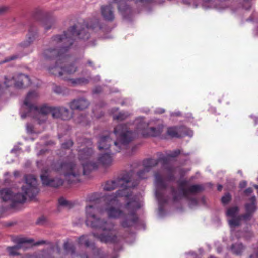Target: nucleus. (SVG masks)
<instances>
[{
	"label": "nucleus",
	"mask_w": 258,
	"mask_h": 258,
	"mask_svg": "<svg viewBox=\"0 0 258 258\" xmlns=\"http://www.w3.org/2000/svg\"><path fill=\"white\" fill-rule=\"evenodd\" d=\"M222 186L221 185H219L218 186V190L219 191H220L222 189Z\"/></svg>",
	"instance_id": "47"
},
{
	"label": "nucleus",
	"mask_w": 258,
	"mask_h": 258,
	"mask_svg": "<svg viewBox=\"0 0 258 258\" xmlns=\"http://www.w3.org/2000/svg\"><path fill=\"white\" fill-rule=\"evenodd\" d=\"M65 250L68 254H70L72 258H88L85 255L80 256L76 255L74 253V249L72 245L69 243H66L64 245Z\"/></svg>",
	"instance_id": "24"
},
{
	"label": "nucleus",
	"mask_w": 258,
	"mask_h": 258,
	"mask_svg": "<svg viewBox=\"0 0 258 258\" xmlns=\"http://www.w3.org/2000/svg\"><path fill=\"white\" fill-rule=\"evenodd\" d=\"M252 192V190L250 188H248L245 190V192L246 194H249Z\"/></svg>",
	"instance_id": "40"
},
{
	"label": "nucleus",
	"mask_w": 258,
	"mask_h": 258,
	"mask_svg": "<svg viewBox=\"0 0 258 258\" xmlns=\"http://www.w3.org/2000/svg\"><path fill=\"white\" fill-rule=\"evenodd\" d=\"M15 151V149H13L11 150V152H13Z\"/></svg>",
	"instance_id": "51"
},
{
	"label": "nucleus",
	"mask_w": 258,
	"mask_h": 258,
	"mask_svg": "<svg viewBox=\"0 0 258 258\" xmlns=\"http://www.w3.org/2000/svg\"><path fill=\"white\" fill-rule=\"evenodd\" d=\"M93 151L91 148H86L82 145L78 150V158L80 161L84 174L86 171L95 169L97 167L96 163L92 161Z\"/></svg>",
	"instance_id": "11"
},
{
	"label": "nucleus",
	"mask_w": 258,
	"mask_h": 258,
	"mask_svg": "<svg viewBox=\"0 0 258 258\" xmlns=\"http://www.w3.org/2000/svg\"><path fill=\"white\" fill-rule=\"evenodd\" d=\"M183 127H171L168 128L167 134L172 137H180L183 136L182 132L185 130Z\"/></svg>",
	"instance_id": "22"
},
{
	"label": "nucleus",
	"mask_w": 258,
	"mask_h": 258,
	"mask_svg": "<svg viewBox=\"0 0 258 258\" xmlns=\"http://www.w3.org/2000/svg\"><path fill=\"white\" fill-rule=\"evenodd\" d=\"M17 58L16 55H13L6 58L3 62H6L10 60H13Z\"/></svg>",
	"instance_id": "37"
},
{
	"label": "nucleus",
	"mask_w": 258,
	"mask_h": 258,
	"mask_svg": "<svg viewBox=\"0 0 258 258\" xmlns=\"http://www.w3.org/2000/svg\"><path fill=\"white\" fill-rule=\"evenodd\" d=\"M90 236L83 235L80 237L78 239V243L80 245H84L86 247H89L91 245L90 243Z\"/></svg>",
	"instance_id": "26"
},
{
	"label": "nucleus",
	"mask_w": 258,
	"mask_h": 258,
	"mask_svg": "<svg viewBox=\"0 0 258 258\" xmlns=\"http://www.w3.org/2000/svg\"><path fill=\"white\" fill-rule=\"evenodd\" d=\"M56 166V170L63 174L68 182L71 183L79 181L81 167L75 161L68 160L61 163H58Z\"/></svg>",
	"instance_id": "7"
},
{
	"label": "nucleus",
	"mask_w": 258,
	"mask_h": 258,
	"mask_svg": "<svg viewBox=\"0 0 258 258\" xmlns=\"http://www.w3.org/2000/svg\"><path fill=\"white\" fill-rule=\"evenodd\" d=\"M43 164L42 163V161H41L37 162V166L39 168H41L43 166Z\"/></svg>",
	"instance_id": "39"
},
{
	"label": "nucleus",
	"mask_w": 258,
	"mask_h": 258,
	"mask_svg": "<svg viewBox=\"0 0 258 258\" xmlns=\"http://www.w3.org/2000/svg\"><path fill=\"white\" fill-rule=\"evenodd\" d=\"M171 116H179L180 115V112H172L171 114Z\"/></svg>",
	"instance_id": "43"
},
{
	"label": "nucleus",
	"mask_w": 258,
	"mask_h": 258,
	"mask_svg": "<svg viewBox=\"0 0 258 258\" xmlns=\"http://www.w3.org/2000/svg\"><path fill=\"white\" fill-rule=\"evenodd\" d=\"M89 105L88 101L84 98H79L71 101L69 107L71 110H82L88 107Z\"/></svg>",
	"instance_id": "20"
},
{
	"label": "nucleus",
	"mask_w": 258,
	"mask_h": 258,
	"mask_svg": "<svg viewBox=\"0 0 258 258\" xmlns=\"http://www.w3.org/2000/svg\"><path fill=\"white\" fill-rule=\"evenodd\" d=\"M129 116L130 114L127 112H121L119 113L117 115H114L113 119L119 121H122L126 119Z\"/></svg>",
	"instance_id": "28"
},
{
	"label": "nucleus",
	"mask_w": 258,
	"mask_h": 258,
	"mask_svg": "<svg viewBox=\"0 0 258 258\" xmlns=\"http://www.w3.org/2000/svg\"><path fill=\"white\" fill-rule=\"evenodd\" d=\"M163 112H164V110L163 109H160L159 111H156V113H157L161 114L163 113Z\"/></svg>",
	"instance_id": "44"
},
{
	"label": "nucleus",
	"mask_w": 258,
	"mask_h": 258,
	"mask_svg": "<svg viewBox=\"0 0 258 258\" xmlns=\"http://www.w3.org/2000/svg\"><path fill=\"white\" fill-rule=\"evenodd\" d=\"M246 182L243 181V182L240 183V186L241 188H243V187H244L246 186Z\"/></svg>",
	"instance_id": "42"
},
{
	"label": "nucleus",
	"mask_w": 258,
	"mask_h": 258,
	"mask_svg": "<svg viewBox=\"0 0 258 258\" xmlns=\"http://www.w3.org/2000/svg\"><path fill=\"white\" fill-rule=\"evenodd\" d=\"M100 91V90H98V88H95V89L94 90V91H93V92H94V93H99Z\"/></svg>",
	"instance_id": "46"
},
{
	"label": "nucleus",
	"mask_w": 258,
	"mask_h": 258,
	"mask_svg": "<svg viewBox=\"0 0 258 258\" xmlns=\"http://www.w3.org/2000/svg\"><path fill=\"white\" fill-rule=\"evenodd\" d=\"M254 186L256 189H258V185H254Z\"/></svg>",
	"instance_id": "50"
},
{
	"label": "nucleus",
	"mask_w": 258,
	"mask_h": 258,
	"mask_svg": "<svg viewBox=\"0 0 258 258\" xmlns=\"http://www.w3.org/2000/svg\"><path fill=\"white\" fill-rule=\"evenodd\" d=\"M58 203L61 206H66L68 204V201L62 197L59 199Z\"/></svg>",
	"instance_id": "35"
},
{
	"label": "nucleus",
	"mask_w": 258,
	"mask_h": 258,
	"mask_svg": "<svg viewBox=\"0 0 258 258\" xmlns=\"http://www.w3.org/2000/svg\"><path fill=\"white\" fill-rule=\"evenodd\" d=\"M113 2L118 6L119 11L122 14L130 10V6L133 4L139 5H144L146 3L151 2L153 0H113Z\"/></svg>",
	"instance_id": "14"
},
{
	"label": "nucleus",
	"mask_w": 258,
	"mask_h": 258,
	"mask_svg": "<svg viewBox=\"0 0 258 258\" xmlns=\"http://www.w3.org/2000/svg\"><path fill=\"white\" fill-rule=\"evenodd\" d=\"M43 242V241H40L37 243H33V240L32 239L26 240L24 238H20L18 240V244L15 246L8 247L7 251L10 255L14 256L17 255L18 254V250L24 248L25 245L27 244H31L32 245H39L42 244Z\"/></svg>",
	"instance_id": "18"
},
{
	"label": "nucleus",
	"mask_w": 258,
	"mask_h": 258,
	"mask_svg": "<svg viewBox=\"0 0 258 258\" xmlns=\"http://www.w3.org/2000/svg\"><path fill=\"white\" fill-rule=\"evenodd\" d=\"M49 113L54 118H61L68 120L72 117V113L64 107H49Z\"/></svg>",
	"instance_id": "16"
},
{
	"label": "nucleus",
	"mask_w": 258,
	"mask_h": 258,
	"mask_svg": "<svg viewBox=\"0 0 258 258\" xmlns=\"http://www.w3.org/2000/svg\"><path fill=\"white\" fill-rule=\"evenodd\" d=\"M63 183V181L61 179H49V186H53L57 187L61 185Z\"/></svg>",
	"instance_id": "29"
},
{
	"label": "nucleus",
	"mask_w": 258,
	"mask_h": 258,
	"mask_svg": "<svg viewBox=\"0 0 258 258\" xmlns=\"http://www.w3.org/2000/svg\"><path fill=\"white\" fill-rule=\"evenodd\" d=\"M37 181L31 175L25 176V185L22 190L23 194L14 195L11 189L5 188L0 190V198L4 201H10L13 203H24L27 199H32L37 194Z\"/></svg>",
	"instance_id": "5"
},
{
	"label": "nucleus",
	"mask_w": 258,
	"mask_h": 258,
	"mask_svg": "<svg viewBox=\"0 0 258 258\" xmlns=\"http://www.w3.org/2000/svg\"><path fill=\"white\" fill-rule=\"evenodd\" d=\"M256 198L252 196L249 198V203H247L245 205L246 213L242 216L244 220L250 219L251 215L256 211V207L255 206Z\"/></svg>",
	"instance_id": "19"
},
{
	"label": "nucleus",
	"mask_w": 258,
	"mask_h": 258,
	"mask_svg": "<svg viewBox=\"0 0 258 258\" xmlns=\"http://www.w3.org/2000/svg\"><path fill=\"white\" fill-rule=\"evenodd\" d=\"M180 153L179 150L174 151H169L166 153L165 155L162 154L158 160L156 159H150L146 160L144 162V169L140 171L138 173V176L141 179L146 178V173L149 172L151 167L156 166L158 163L161 162L162 164L166 163L171 158L176 157Z\"/></svg>",
	"instance_id": "9"
},
{
	"label": "nucleus",
	"mask_w": 258,
	"mask_h": 258,
	"mask_svg": "<svg viewBox=\"0 0 258 258\" xmlns=\"http://www.w3.org/2000/svg\"><path fill=\"white\" fill-rule=\"evenodd\" d=\"M41 152L42 151H40L39 153H38V155H40L41 154Z\"/></svg>",
	"instance_id": "52"
},
{
	"label": "nucleus",
	"mask_w": 258,
	"mask_h": 258,
	"mask_svg": "<svg viewBox=\"0 0 258 258\" xmlns=\"http://www.w3.org/2000/svg\"><path fill=\"white\" fill-rule=\"evenodd\" d=\"M38 93L36 91L29 92L27 95L24 101L22 109H27L29 112L27 113H21L22 118H25L29 115L38 121L39 124H41L46 121L48 118V106L46 104L35 106L32 102L37 98Z\"/></svg>",
	"instance_id": "6"
},
{
	"label": "nucleus",
	"mask_w": 258,
	"mask_h": 258,
	"mask_svg": "<svg viewBox=\"0 0 258 258\" xmlns=\"http://www.w3.org/2000/svg\"><path fill=\"white\" fill-rule=\"evenodd\" d=\"M101 14L104 20L112 21L114 19V14L110 4L103 5L100 8Z\"/></svg>",
	"instance_id": "21"
},
{
	"label": "nucleus",
	"mask_w": 258,
	"mask_h": 258,
	"mask_svg": "<svg viewBox=\"0 0 258 258\" xmlns=\"http://www.w3.org/2000/svg\"><path fill=\"white\" fill-rule=\"evenodd\" d=\"M45 29H47V26H45Z\"/></svg>",
	"instance_id": "53"
},
{
	"label": "nucleus",
	"mask_w": 258,
	"mask_h": 258,
	"mask_svg": "<svg viewBox=\"0 0 258 258\" xmlns=\"http://www.w3.org/2000/svg\"><path fill=\"white\" fill-rule=\"evenodd\" d=\"M244 248L241 243H237L232 245L231 249L233 253L236 255L241 254Z\"/></svg>",
	"instance_id": "25"
},
{
	"label": "nucleus",
	"mask_w": 258,
	"mask_h": 258,
	"mask_svg": "<svg viewBox=\"0 0 258 258\" xmlns=\"http://www.w3.org/2000/svg\"><path fill=\"white\" fill-rule=\"evenodd\" d=\"M86 82H87V80L84 79V78L78 79L76 80H74L72 81V83L75 84H81L85 83Z\"/></svg>",
	"instance_id": "33"
},
{
	"label": "nucleus",
	"mask_w": 258,
	"mask_h": 258,
	"mask_svg": "<svg viewBox=\"0 0 258 258\" xmlns=\"http://www.w3.org/2000/svg\"><path fill=\"white\" fill-rule=\"evenodd\" d=\"M30 84L29 77L23 74H18L12 77L5 78L3 84H0V96L3 93L4 89L12 85L17 88H22L29 86Z\"/></svg>",
	"instance_id": "10"
},
{
	"label": "nucleus",
	"mask_w": 258,
	"mask_h": 258,
	"mask_svg": "<svg viewBox=\"0 0 258 258\" xmlns=\"http://www.w3.org/2000/svg\"><path fill=\"white\" fill-rule=\"evenodd\" d=\"M33 38H34V36L32 37V38L31 37H29V41H28V44H30L33 40Z\"/></svg>",
	"instance_id": "45"
},
{
	"label": "nucleus",
	"mask_w": 258,
	"mask_h": 258,
	"mask_svg": "<svg viewBox=\"0 0 258 258\" xmlns=\"http://www.w3.org/2000/svg\"><path fill=\"white\" fill-rule=\"evenodd\" d=\"M73 145V142L71 140H69L62 144V147L64 149H68Z\"/></svg>",
	"instance_id": "32"
},
{
	"label": "nucleus",
	"mask_w": 258,
	"mask_h": 258,
	"mask_svg": "<svg viewBox=\"0 0 258 258\" xmlns=\"http://www.w3.org/2000/svg\"><path fill=\"white\" fill-rule=\"evenodd\" d=\"M103 209L98 206V200L90 197L85 207V222L87 226L101 230L103 233L98 234L93 233L92 235L104 243L115 242L117 237L113 231L114 224L109 220H105L97 216L98 213L102 214Z\"/></svg>",
	"instance_id": "2"
},
{
	"label": "nucleus",
	"mask_w": 258,
	"mask_h": 258,
	"mask_svg": "<svg viewBox=\"0 0 258 258\" xmlns=\"http://www.w3.org/2000/svg\"><path fill=\"white\" fill-rule=\"evenodd\" d=\"M202 187L200 185H194L188 186L186 183H183L180 186V195L177 196L175 193V190H172V193L174 195V199H177L178 197H186L189 194H194L201 191Z\"/></svg>",
	"instance_id": "17"
},
{
	"label": "nucleus",
	"mask_w": 258,
	"mask_h": 258,
	"mask_svg": "<svg viewBox=\"0 0 258 258\" xmlns=\"http://www.w3.org/2000/svg\"><path fill=\"white\" fill-rule=\"evenodd\" d=\"M190 132H191V135H192V132H191V131H190ZM184 134H185V135H190V134H187V133H185Z\"/></svg>",
	"instance_id": "49"
},
{
	"label": "nucleus",
	"mask_w": 258,
	"mask_h": 258,
	"mask_svg": "<svg viewBox=\"0 0 258 258\" xmlns=\"http://www.w3.org/2000/svg\"><path fill=\"white\" fill-rule=\"evenodd\" d=\"M54 90L55 92L59 93L60 92L61 88L59 87H56Z\"/></svg>",
	"instance_id": "41"
},
{
	"label": "nucleus",
	"mask_w": 258,
	"mask_h": 258,
	"mask_svg": "<svg viewBox=\"0 0 258 258\" xmlns=\"http://www.w3.org/2000/svg\"><path fill=\"white\" fill-rule=\"evenodd\" d=\"M44 220H45V219H44V217H41V218H40L38 220V221H37V223L40 224H42V223H43V222L44 221Z\"/></svg>",
	"instance_id": "38"
},
{
	"label": "nucleus",
	"mask_w": 258,
	"mask_h": 258,
	"mask_svg": "<svg viewBox=\"0 0 258 258\" xmlns=\"http://www.w3.org/2000/svg\"><path fill=\"white\" fill-rule=\"evenodd\" d=\"M225 0H183V2L186 4L193 3L195 7L198 5L201 6L204 8H217L222 9L224 8V2Z\"/></svg>",
	"instance_id": "13"
},
{
	"label": "nucleus",
	"mask_w": 258,
	"mask_h": 258,
	"mask_svg": "<svg viewBox=\"0 0 258 258\" xmlns=\"http://www.w3.org/2000/svg\"><path fill=\"white\" fill-rule=\"evenodd\" d=\"M231 200V196L229 194H226L221 199L222 202L224 204H227Z\"/></svg>",
	"instance_id": "31"
},
{
	"label": "nucleus",
	"mask_w": 258,
	"mask_h": 258,
	"mask_svg": "<svg viewBox=\"0 0 258 258\" xmlns=\"http://www.w3.org/2000/svg\"><path fill=\"white\" fill-rule=\"evenodd\" d=\"M116 140L111 145L112 140L108 136H102L100 138L98 147L100 151H110L118 152L125 148L133 138L132 133L130 132L126 125H119L114 130Z\"/></svg>",
	"instance_id": "4"
},
{
	"label": "nucleus",
	"mask_w": 258,
	"mask_h": 258,
	"mask_svg": "<svg viewBox=\"0 0 258 258\" xmlns=\"http://www.w3.org/2000/svg\"><path fill=\"white\" fill-rule=\"evenodd\" d=\"M40 177L43 184L46 186L48 185V173L47 168L42 171Z\"/></svg>",
	"instance_id": "27"
},
{
	"label": "nucleus",
	"mask_w": 258,
	"mask_h": 258,
	"mask_svg": "<svg viewBox=\"0 0 258 258\" xmlns=\"http://www.w3.org/2000/svg\"><path fill=\"white\" fill-rule=\"evenodd\" d=\"M239 209L237 206L231 207L226 211V216L228 217V221L231 228L237 226L240 224L241 216L238 215Z\"/></svg>",
	"instance_id": "15"
},
{
	"label": "nucleus",
	"mask_w": 258,
	"mask_h": 258,
	"mask_svg": "<svg viewBox=\"0 0 258 258\" xmlns=\"http://www.w3.org/2000/svg\"><path fill=\"white\" fill-rule=\"evenodd\" d=\"M9 10V7L6 6L0 7V15L6 12Z\"/></svg>",
	"instance_id": "36"
},
{
	"label": "nucleus",
	"mask_w": 258,
	"mask_h": 258,
	"mask_svg": "<svg viewBox=\"0 0 258 258\" xmlns=\"http://www.w3.org/2000/svg\"><path fill=\"white\" fill-rule=\"evenodd\" d=\"M136 121L139 123L137 127L138 134L143 137L158 136L163 131V125L159 120L145 122L143 118L140 117L137 119Z\"/></svg>",
	"instance_id": "8"
},
{
	"label": "nucleus",
	"mask_w": 258,
	"mask_h": 258,
	"mask_svg": "<svg viewBox=\"0 0 258 258\" xmlns=\"http://www.w3.org/2000/svg\"><path fill=\"white\" fill-rule=\"evenodd\" d=\"M98 160L99 162L102 164L104 166L110 165L112 162V157L108 151H106L105 154L102 155L99 158Z\"/></svg>",
	"instance_id": "23"
},
{
	"label": "nucleus",
	"mask_w": 258,
	"mask_h": 258,
	"mask_svg": "<svg viewBox=\"0 0 258 258\" xmlns=\"http://www.w3.org/2000/svg\"><path fill=\"white\" fill-rule=\"evenodd\" d=\"M81 29L78 25L72 26L61 35L52 37V41L58 45L57 56H61L66 53L73 44V40L78 36L79 38L86 40L89 37V30H97L101 29L99 20L93 19L84 25Z\"/></svg>",
	"instance_id": "3"
},
{
	"label": "nucleus",
	"mask_w": 258,
	"mask_h": 258,
	"mask_svg": "<svg viewBox=\"0 0 258 258\" xmlns=\"http://www.w3.org/2000/svg\"><path fill=\"white\" fill-rule=\"evenodd\" d=\"M76 70V67L72 65L67 68H65L63 71L68 74H71L74 73Z\"/></svg>",
	"instance_id": "30"
},
{
	"label": "nucleus",
	"mask_w": 258,
	"mask_h": 258,
	"mask_svg": "<svg viewBox=\"0 0 258 258\" xmlns=\"http://www.w3.org/2000/svg\"><path fill=\"white\" fill-rule=\"evenodd\" d=\"M245 2V4H244V7L246 10H249L252 6V4L251 2H250V0H244Z\"/></svg>",
	"instance_id": "34"
},
{
	"label": "nucleus",
	"mask_w": 258,
	"mask_h": 258,
	"mask_svg": "<svg viewBox=\"0 0 258 258\" xmlns=\"http://www.w3.org/2000/svg\"><path fill=\"white\" fill-rule=\"evenodd\" d=\"M18 174H19V172L18 171L14 172V175L15 176H17L18 175Z\"/></svg>",
	"instance_id": "48"
},
{
	"label": "nucleus",
	"mask_w": 258,
	"mask_h": 258,
	"mask_svg": "<svg viewBox=\"0 0 258 258\" xmlns=\"http://www.w3.org/2000/svg\"><path fill=\"white\" fill-rule=\"evenodd\" d=\"M133 173L130 172L122 177L113 181H107L103 189L105 191H111L119 187L116 194L107 195L105 196V211L109 218H122L121 224L126 228L133 225L137 220L134 211L141 206V202L138 198L134 196L130 198V189L137 185L133 181Z\"/></svg>",
	"instance_id": "1"
},
{
	"label": "nucleus",
	"mask_w": 258,
	"mask_h": 258,
	"mask_svg": "<svg viewBox=\"0 0 258 258\" xmlns=\"http://www.w3.org/2000/svg\"><path fill=\"white\" fill-rule=\"evenodd\" d=\"M155 185L156 188V197L160 204L166 202L167 200L163 197L162 193V190L166 186L167 178L163 172L157 173L155 174Z\"/></svg>",
	"instance_id": "12"
}]
</instances>
